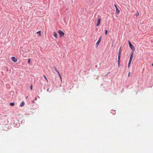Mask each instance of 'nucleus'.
<instances>
[{
	"label": "nucleus",
	"mask_w": 153,
	"mask_h": 153,
	"mask_svg": "<svg viewBox=\"0 0 153 153\" xmlns=\"http://www.w3.org/2000/svg\"><path fill=\"white\" fill-rule=\"evenodd\" d=\"M134 55V52H131V55L130 56V58L128 62V68H129L130 67V65L131 63V62L132 61V59Z\"/></svg>",
	"instance_id": "f257e3e1"
},
{
	"label": "nucleus",
	"mask_w": 153,
	"mask_h": 153,
	"mask_svg": "<svg viewBox=\"0 0 153 153\" xmlns=\"http://www.w3.org/2000/svg\"><path fill=\"white\" fill-rule=\"evenodd\" d=\"M128 44L130 47L131 48V49L133 51V52L135 50V48L132 45L129 41H128Z\"/></svg>",
	"instance_id": "f03ea898"
},
{
	"label": "nucleus",
	"mask_w": 153,
	"mask_h": 153,
	"mask_svg": "<svg viewBox=\"0 0 153 153\" xmlns=\"http://www.w3.org/2000/svg\"><path fill=\"white\" fill-rule=\"evenodd\" d=\"M58 33L59 35V36L60 37L64 36L65 33L61 30H58Z\"/></svg>",
	"instance_id": "7ed1b4c3"
},
{
	"label": "nucleus",
	"mask_w": 153,
	"mask_h": 153,
	"mask_svg": "<svg viewBox=\"0 0 153 153\" xmlns=\"http://www.w3.org/2000/svg\"><path fill=\"white\" fill-rule=\"evenodd\" d=\"M11 60L15 62H17V59L14 56H13L11 57Z\"/></svg>",
	"instance_id": "20e7f679"
},
{
	"label": "nucleus",
	"mask_w": 153,
	"mask_h": 153,
	"mask_svg": "<svg viewBox=\"0 0 153 153\" xmlns=\"http://www.w3.org/2000/svg\"><path fill=\"white\" fill-rule=\"evenodd\" d=\"M121 51H119L118 53V62L119 64L120 63V58L121 56Z\"/></svg>",
	"instance_id": "39448f33"
},
{
	"label": "nucleus",
	"mask_w": 153,
	"mask_h": 153,
	"mask_svg": "<svg viewBox=\"0 0 153 153\" xmlns=\"http://www.w3.org/2000/svg\"><path fill=\"white\" fill-rule=\"evenodd\" d=\"M114 6L115 7L116 9V12L117 13V14H118L119 13L120 11V10L118 9L117 6H116V4L114 5Z\"/></svg>",
	"instance_id": "423d86ee"
},
{
	"label": "nucleus",
	"mask_w": 153,
	"mask_h": 153,
	"mask_svg": "<svg viewBox=\"0 0 153 153\" xmlns=\"http://www.w3.org/2000/svg\"><path fill=\"white\" fill-rule=\"evenodd\" d=\"M100 20L101 19H99L98 20H97V26H98L100 24Z\"/></svg>",
	"instance_id": "0eeeda50"
},
{
	"label": "nucleus",
	"mask_w": 153,
	"mask_h": 153,
	"mask_svg": "<svg viewBox=\"0 0 153 153\" xmlns=\"http://www.w3.org/2000/svg\"><path fill=\"white\" fill-rule=\"evenodd\" d=\"M101 37H100L98 40V41L96 43V45H97V46L98 45H99L100 43V41H101Z\"/></svg>",
	"instance_id": "6e6552de"
},
{
	"label": "nucleus",
	"mask_w": 153,
	"mask_h": 153,
	"mask_svg": "<svg viewBox=\"0 0 153 153\" xmlns=\"http://www.w3.org/2000/svg\"><path fill=\"white\" fill-rule=\"evenodd\" d=\"M25 104V103L24 101H22L21 103L20 104V107H23Z\"/></svg>",
	"instance_id": "1a4fd4ad"
},
{
	"label": "nucleus",
	"mask_w": 153,
	"mask_h": 153,
	"mask_svg": "<svg viewBox=\"0 0 153 153\" xmlns=\"http://www.w3.org/2000/svg\"><path fill=\"white\" fill-rule=\"evenodd\" d=\"M53 34L55 38H57V34L56 32H54L53 33Z\"/></svg>",
	"instance_id": "9d476101"
},
{
	"label": "nucleus",
	"mask_w": 153,
	"mask_h": 153,
	"mask_svg": "<svg viewBox=\"0 0 153 153\" xmlns=\"http://www.w3.org/2000/svg\"><path fill=\"white\" fill-rule=\"evenodd\" d=\"M41 31H39L37 32L36 33H37V34H39V36H41Z\"/></svg>",
	"instance_id": "9b49d317"
},
{
	"label": "nucleus",
	"mask_w": 153,
	"mask_h": 153,
	"mask_svg": "<svg viewBox=\"0 0 153 153\" xmlns=\"http://www.w3.org/2000/svg\"><path fill=\"white\" fill-rule=\"evenodd\" d=\"M58 75H59V77L60 78V79H61V81H62V77L61 76L59 73H58Z\"/></svg>",
	"instance_id": "f8f14e48"
},
{
	"label": "nucleus",
	"mask_w": 153,
	"mask_h": 153,
	"mask_svg": "<svg viewBox=\"0 0 153 153\" xmlns=\"http://www.w3.org/2000/svg\"><path fill=\"white\" fill-rule=\"evenodd\" d=\"M10 105L11 106H13L15 105V103L14 102H11L10 103Z\"/></svg>",
	"instance_id": "ddd939ff"
},
{
	"label": "nucleus",
	"mask_w": 153,
	"mask_h": 153,
	"mask_svg": "<svg viewBox=\"0 0 153 153\" xmlns=\"http://www.w3.org/2000/svg\"><path fill=\"white\" fill-rule=\"evenodd\" d=\"M43 76L44 77V78L46 80L47 82H48V79H47V77H46V76L45 75H43Z\"/></svg>",
	"instance_id": "4468645a"
},
{
	"label": "nucleus",
	"mask_w": 153,
	"mask_h": 153,
	"mask_svg": "<svg viewBox=\"0 0 153 153\" xmlns=\"http://www.w3.org/2000/svg\"><path fill=\"white\" fill-rule=\"evenodd\" d=\"M55 70L56 71L57 73H59V72L57 70V69L56 68V67L54 68Z\"/></svg>",
	"instance_id": "2eb2a0df"
},
{
	"label": "nucleus",
	"mask_w": 153,
	"mask_h": 153,
	"mask_svg": "<svg viewBox=\"0 0 153 153\" xmlns=\"http://www.w3.org/2000/svg\"><path fill=\"white\" fill-rule=\"evenodd\" d=\"M139 15V13L137 11V14L136 15V17H137Z\"/></svg>",
	"instance_id": "dca6fc26"
},
{
	"label": "nucleus",
	"mask_w": 153,
	"mask_h": 153,
	"mask_svg": "<svg viewBox=\"0 0 153 153\" xmlns=\"http://www.w3.org/2000/svg\"><path fill=\"white\" fill-rule=\"evenodd\" d=\"M107 33H108V31L107 30H105V34L106 35H107Z\"/></svg>",
	"instance_id": "f3484780"
},
{
	"label": "nucleus",
	"mask_w": 153,
	"mask_h": 153,
	"mask_svg": "<svg viewBox=\"0 0 153 153\" xmlns=\"http://www.w3.org/2000/svg\"><path fill=\"white\" fill-rule=\"evenodd\" d=\"M30 62V59H29L28 60V64H29Z\"/></svg>",
	"instance_id": "a211bd4d"
},
{
	"label": "nucleus",
	"mask_w": 153,
	"mask_h": 153,
	"mask_svg": "<svg viewBox=\"0 0 153 153\" xmlns=\"http://www.w3.org/2000/svg\"><path fill=\"white\" fill-rule=\"evenodd\" d=\"M130 72H129L128 73V77H129L130 76Z\"/></svg>",
	"instance_id": "6ab92c4d"
},
{
	"label": "nucleus",
	"mask_w": 153,
	"mask_h": 153,
	"mask_svg": "<svg viewBox=\"0 0 153 153\" xmlns=\"http://www.w3.org/2000/svg\"><path fill=\"white\" fill-rule=\"evenodd\" d=\"M30 89L31 90H32V85H31V86H30Z\"/></svg>",
	"instance_id": "aec40b11"
},
{
	"label": "nucleus",
	"mask_w": 153,
	"mask_h": 153,
	"mask_svg": "<svg viewBox=\"0 0 153 153\" xmlns=\"http://www.w3.org/2000/svg\"><path fill=\"white\" fill-rule=\"evenodd\" d=\"M121 47L120 48V49H119V51H121Z\"/></svg>",
	"instance_id": "412c9836"
},
{
	"label": "nucleus",
	"mask_w": 153,
	"mask_h": 153,
	"mask_svg": "<svg viewBox=\"0 0 153 153\" xmlns=\"http://www.w3.org/2000/svg\"><path fill=\"white\" fill-rule=\"evenodd\" d=\"M152 65L153 66V63L152 64Z\"/></svg>",
	"instance_id": "4be33fe9"
},
{
	"label": "nucleus",
	"mask_w": 153,
	"mask_h": 153,
	"mask_svg": "<svg viewBox=\"0 0 153 153\" xmlns=\"http://www.w3.org/2000/svg\"><path fill=\"white\" fill-rule=\"evenodd\" d=\"M48 91V89L47 90V91Z\"/></svg>",
	"instance_id": "5701e85b"
}]
</instances>
